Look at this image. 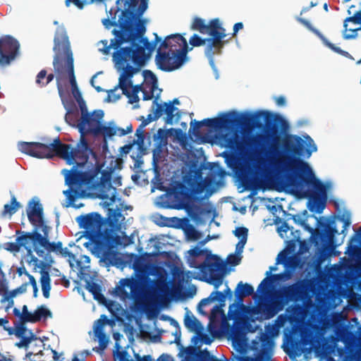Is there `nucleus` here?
<instances>
[{
    "instance_id": "2",
    "label": "nucleus",
    "mask_w": 361,
    "mask_h": 361,
    "mask_svg": "<svg viewBox=\"0 0 361 361\" xmlns=\"http://www.w3.org/2000/svg\"><path fill=\"white\" fill-rule=\"evenodd\" d=\"M226 41L220 40L212 44L210 37L202 38L194 34L189 39L192 47H189L185 38L180 34L166 36L157 49L155 61L158 68L165 72H171L180 68L188 60V52L192 47H201L207 44L204 49L205 56L210 66L214 67V56L221 54Z\"/></svg>"
},
{
    "instance_id": "63",
    "label": "nucleus",
    "mask_w": 361,
    "mask_h": 361,
    "mask_svg": "<svg viewBox=\"0 0 361 361\" xmlns=\"http://www.w3.org/2000/svg\"><path fill=\"white\" fill-rule=\"evenodd\" d=\"M289 308L293 315H299L302 310V306L300 305H293Z\"/></svg>"
},
{
    "instance_id": "20",
    "label": "nucleus",
    "mask_w": 361,
    "mask_h": 361,
    "mask_svg": "<svg viewBox=\"0 0 361 361\" xmlns=\"http://www.w3.org/2000/svg\"><path fill=\"white\" fill-rule=\"evenodd\" d=\"M182 361H228V360H221L216 356L212 355L207 349L200 350L194 346L186 348L183 352Z\"/></svg>"
},
{
    "instance_id": "13",
    "label": "nucleus",
    "mask_w": 361,
    "mask_h": 361,
    "mask_svg": "<svg viewBox=\"0 0 361 361\" xmlns=\"http://www.w3.org/2000/svg\"><path fill=\"white\" fill-rule=\"evenodd\" d=\"M190 29L203 35L208 34L212 44H215L226 37V30L222 27L219 18L212 19L209 23H207L205 20L195 17L190 25Z\"/></svg>"
},
{
    "instance_id": "7",
    "label": "nucleus",
    "mask_w": 361,
    "mask_h": 361,
    "mask_svg": "<svg viewBox=\"0 0 361 361\" xmlns=\"http://www.w3.org/2000/svg\"><path fill=\"white\" fill-rule=\"evenodd\" d=\"M27 215L29 221L34 227V246L33 250L39 257H43L44 251L43 247L49 252H59L65 254L67 248L62 247V243H50L49 240V233L50 227L48 226L44 220L43 208L38 202L31 201L29 203V208L27 209Z\"/></svg>"
},
{
    "instance_id": "53",
    "label": "nucleus",
    "mask_w": 361,
    "mask_h": 361,
    "mask_svg": "<svg viewBox=\"0 0 361 361\" xmlns=\"http://www.w3.org/2000/svg\"><path fill=\"white\" fill-rule=\"evenodd\" d=\"M76 117V113L70 109H68L67 113L65 116V120L69 125L77 127V124L75 125Z\"/></svg>"
},
{
    "instance_id": "36",
    "label": "nucleus",
    "mask_w": 361,
    "mask_h": 361,
    "mask_svg": "<svg viewBox=\"0 0 361 361\" xmlns=\"http://www.w3.org/2000/svg\"><path fill=\"white\" fill-rule=\"evenodd\" d=\"M158 90V85L156 84H148L145 83L144 85V90H142L143 100L147 101L153 98L155 99L154 91Z\"/></svg>"
},
{
    "instance_id": "15",
    "label": "nucleus",
    "mask_w": 361,
    "mask_h": 361,
    "mask_svg": "<svg viewBox=\"0 0 361 361\" xmlns=\"http://www.w3.org/2000/svg\"><path fill=\"white\" fill-rule=\"evenodd\" d=\"M104 111L101 109L94 110L92 114L85 115L80 117L77 128L81 137H85L87 134L96 135L97 130L100 127L102 121L104 118Z\"/></svg>"
},
{
    "instance_id": "28",
    "label": "nucleus",
    "mask_w": 361,
    "mask_h": 361,
    "mask_svg": "<svg viewBox=\"0 0 361 361\" xmlns=\"http://www.w3.org/2000/svg\"><path fill=\"white\" fill-rule=\"evenodd\" d=\"M85 288L93 295L95 300L99 301L105 300L104 295L102 293V288L98 283L87 281Z\"/></svg>"
},
{
    "instance_id": "35",
    "label": "nucleus",
    "mask_w": 361,
    "mask_h": 361,
    "mask_svg": "<svg viewBox=\"0 0 361 361\" xmlns=\"http://www.w3.org/2000/svg\"><path fill=\"white\" fill-rule=\"evenodd\" d=\"M34 323L39 322L42 318H47L51 317V312L49 310L46 308L44 305H41L37 308L33 313Z\"/></svg>"
},
{
    "instance_id": "61",
    "label": "nucleus",
    "mask_w": 361,
    "mask_h": 361,
    "mask_svg": "<svg viewBox=\"0 0 361 361\" xmlns=\"http://www.w3.org/2000/svg\"><path fill=\"white\" fill-rule=\"evenodd\" d=\"M293 220L295 223L302 226L306 230H307L310 232H312L313 229L310 227L305 222V220L301 219L300 217H297L295 216H293Z\"/></svg>"
},
{
    "instance_id": "49",
    "label": "nucleus",
    "mask_w": 361,
    "mask_h": 361,
    "mask_svg": "<svg viewBox=\"0 0 361 361\" xmlns=\"http://www.w3.org/2000/svg\"><path fill=\"white\" fill-rule=\"evenodd\" d=\"M16 54L7 53V52H0V66H6L11 63L12 60H13L16 57Z\"/></svg>"
},
{
    "instance_id": "10",
    "label": "nucleus",
    "mask_w": 361,
    "mask_h": 361,
    "mask_svg": "<svg viewBox=\"0 0 361 361\" xmlns=\"http://www.w3.org/2000/svg\"><path fill=\"white\" fill-rule=\"evenodd\" d=\"M202 190V183L197 182L195 177L184 176L183 182L177 181L166 190L167 207L182 209L190 199L192 192L199 193Z\"/></svg>"
},
{
    "instance_id": "54",
    "label": "nucleus",
    "mask_w": 361,
    "mask_h": 361,
    "mask_svg": "<svg viewBox=\"0 0 361 361\" xmlns=\"http://www.w3.org/2000/svg\"><path fill=\"white\" fill-rule=\"evenodd\" d=\"M95 336L99 339V348L102 350H104L105 348H106L107 345L109 343V338L106 336V335L104 333H100L98 334H95Z\"/></svg>"
},
{
    "instance_id": "56",
    "label": "nucleus",
    "mask_w": 361,
    "mask_h": 361,
    "mask_svg": "<svg viewBox=\"0 0 361 361\" xmlns=\"http://www.w3.org/2000/svg\"><path fill=\"white\" fill-rule=\"evenodd\" d=\"M142 75L145 80L150 79L152 82L150 84H156L157 85V79L155 75L149 70H144Z\"/></svg>"
},
{
    "instance_id": "1",
    "label": "nucleus",
    "mask_w": 361,
    "mask_h": 361,
    "mask_svg": "<svg viewBox=\"0 0 361 361\" xmlns=\"http://www.w3.org/2000/svg\"><path fill=\"white\" fill-rule=\"evenodd\" d=\"M254 127L267 126L265 133H257L247 142H243L237 132L226 133L221 135L225 147L231 151H243L244 144L250 148H262L268 144L267 154L277 173L286 171V183L293 192L300 198H309L317 204V212H322L325 207L326 188L317 179L307 162L300 159L309 158L317 148L310 137L308 142L297 135L286 134L282 139V149L279 147L281 134L288 128V123L281 116L268 111L259 110L252 114Z\"/></svg>"
},
{
    "instance_id": "57",
    "label": "nucleus",
    "mask_w": 361,
    "mask_h": 361,
    "mask_svg": "<svg viewBox=\"0 0 361 361\" xmlns=\"http://www.w3.org/2000/svg\"><path fill=\"white\" fill-rule=\"evenodd\" d=\"M111 18H112L111 20H110L109 18L104 19L103 20L104 25L106 28H109L111 26H118L119 27L118 20L117 22L115 20V19H116V12L114 13V17H111Z\"/></svg>"
},
{
    "instance_id": "6",
    "label": "nucleus",
    "mask_w": 361,
    "mask_h": 361,
    "mask_svg": "<svg viewBox=\"0 0 361 361\" xmlns=\"http://www.w3.org/2000/svg\"><path fill=\"white\" fill-rule=\"evenodd\" d=\"M116 7V12L121 11L119 30L114 29L113 34L118 33L125 40L146 32V20L142 16L148 8V0H117Z\"/></svg>"
},
{
    "instance_id": "3",
    "label": "nucleus",
    "mask_w": 361,
    "mask_h": 361,
    "mask_svg": "<svg viewBox=\"0 0 361 361\" xmlns=\"http://www.w3.org/2000/svg\"><path fill=\"white\" fill-rule=\"evenodd\" d=\"M18 149L26 154L39 159L60 157L68 164L83 166L87 162L89 157L93 153L85 137H81L76 147L70 144L63 143L59 137L51 142L44 144L38 142H21L18 143Z\"/></svg>"
},
{
    "instance_id": "4",
    "label": "nucleus",
    "mask_w": 361,
    "mask_h": 361,
    "mask_svg": "<svg viewBox=\"0 0 361 361\" xmlns=\"http://www.w3.org/2000/svg\"><path fill=\"white\" fill-rule=\"evenodd\" d=\"M54 51L55 55L53 60V66L56 73V86L59 94L63 104L66 106L68 94L65 92L62 82L67 79L69 80L72 88V94L75 100L83 99L82 94L78 87L73 65V56L71 49L70 42L66 31L63 27L56 30L54 39Z\"/></svg>"
},
{
    "instance_id": "43",
    "label": "nucleus",
    "mask_w": 361,
    "mask_h": 361,
    "mask_svg": "<svg viewBox=\"0 0 361 361\" xmlns=\"http://www.w3.org/2000/svg\"><path fill=\"white\" fill-rule=\"evenodd\" d=\"M26 322H23L21 321H18L15 324V329H13V334L17 337H23L25 336H28L27 329L25 325Z\"/></svg>"
},
{
    "instance_id": "31",
    "label": "nucleus",
    "mask_w": 361,
    "mask_h": 361,
    "mask_svg": "<svg viewBox=\"0 0 361 361\" xmlns=\"http://www.w3.org/2000/svg\"><path fill=\"white\" fill-rule=\"evenodd\" d=\"M277 263H282L284 266L292 269H295L298 265V261L295 257H288L286 254L283 252L278 255Z\"/></svg>"
},
{
    "instance_id": "12",
    "label": "nucleus",
    "mask_w": 361,
    "mask_h": 361,
    "mask_svg": "<svg viewBox=\"0 0 361 361\" xmlns=\"http://www.w3.org/2000/svg\"><path fill=\"white\" fill-rule=\"evenodd\" d=\"M63 173L65 176V183L69 186V188L63 191V194L66 197L67 204L66 207H73L79 208L82 206L81 204L79 206L74 204L75 201L82 197V191L80 190V187L89 183L90 181V176L87 172H83L75 169V166L71 171L64 169Z\"/></svg>"
},
{
    "instance_id": "39",
    "label": "nucleus",
    "mask_w": 361,
    "mask_h": 361,
    "mask_svg": "<svg viewBox=\"0 0 361 361\" xmlns=\"http://www.w3.org/2000/svg\"><path fill=\"white\" fill-rule=\"evenodd\" d=\"M109 323V319L105 314L100 316V318L94 322L93 329L94 334H98L104 332V327L106 324Z\"/></svg>"
},
{
    "instance_id": "26",
    "label": "nucleus",
    "mask_w": 361,
    "mask_h": 361,
    "mask_svg": "<svg viewBox=\"0 0 361 361\" xmlns=\"http://www.w3.org/2000/svg\"><path fill=\"white\" fill-rule=\"evenodd\" d=\"M254 294V288L249 283L240 281L235 290V295L238 300H242L244 298Z\"/></svg>"
},
{
    "instance_id": "8",
    "label": "nucleus",
    "mask_w": 361,
    "mask_h": 361,
    "mask_svg": "<svg viewBox=\"0 0 361 361\" xmlns=\"http://www.w3.org/2000/svg\"><path fill=\"white\" fill-rule=\"evenodd\" d=\"M309 285L305 280H298L293 284L283 286L277 292L271 304L266 306L268 318L283 310L290 302H299L308 296Z\"/></svg>"
},
{
    "instance_id": "41",
    "label": "nucleus",
    "mask_w": 361,
    "mask_h": 361,
    "mask_svg": "<svg viewBox=\"0 0 361 361\" xmlns=\"http://www.w3.org/2000/svg\"><path fill=\"white\" fill-rule=\"evenodd\" d=\"M103 135L104 137H111L116 135L115 126H106L101 124L100 127L97 130V133L95 135Z\"/></svg>"
},
{
    "instance_id": "24",
    "label": "nucleus",
    "mask_w": 361,
    "mask_h": 361,
    "mask_svg": "<svg viewBox=\"0 0 361 361\" xmlns=\"http://www.w3.org/2000/svg\"><path fill=\"white\" fill-rule=\"evenodd\" d=\"M19 49V43L13 37L6 35L1 38L0 52H7L17 54Z\"/></svg>"
},
{
    "instance_id": "19",
    "label": "nucleus",
    "mask_w": 361,
    "mask_h": 361,
    "mask_svg": "<svg viewBox=\"0 0 361 361\" xmlns=\"http://www.w3.org/2000/svg\"><path fill=\"white\" fill-rule=\"evenodd\" d=\"M213 262L209 265L207 269L210 275V283L214 286L216 290L223 283L225 264L217 255H212Z\"/></svg>"
},
{
    "instance_id": "32",
    "label": "nucleus",
    "mask_w": 361,
    "mask_h": 361,
    "mask_svg": "<svg viewBox=\"0 0 361 361\" xmlns=\"http://www.w3.org/2000/svg\"><path fill=\"white\" fill-rule=\"evenodd\" d=\"M119 87L121 89L122 92L124 95L128 96L127 94H128V91L133 87V82L130 80V78L124 77V75H121L119 78V82L117 87H116L114 90H111L109 92H114L117 87Z\"/></svg>"
},
{
    "instance_id": "37",
    "label": "nucleus",
    "mask_w": 361,
    "mask_h": 361,
    "mask_svg": "<svg viewBox=\"0 0 361 361\" xmlns=\"http://www.w3.org/2000/svg\"><path fill=\"white\" fill-rule=\"evenodd\" d=\"M184 324L190 331H197L201 326L200 322L192 315H187L185 317Z\"/></svg>"
},
{
    "instance_id": "25",
    "label": "nucleus",
    "mask_w": 361,
    "mask_h": 361,
    "mask_svg": "<svg viewBox=\"0 0 361 361\" xmlns=\"http://www.w3.org/2000/svg\"><path fill=\"white\" fill-rule=\"evenodd\" d=\"M274 345L272 340L264 336L262 338V349L258 355L259 361H269L271 356V348Z\"/></svg>"
},
{
    "instance_id": "9",
    "label": "nucleus",
    "mask_w": 361,
    "mask_h": 361,
    "mask_svg": "<svg viewBox=\"0 0 361 361\" xmlns=\"http://www.w3.org/2000/svg\"><path fill=\"white\" fill-rule=\"evenodd\" d=\"M252 114H239L235 111L222 113L220 116L212 118H205L200 122H195L194 130L200 126H207L215 130H233L238 127H254Z\"/></svg>"
},
{
    "instance_id": "38",
    "label": "nucleus",
    "mask_w": 361,
    "mask_h": 361,
    "mask_svg": "<svg viewBox=\"0 0 361 361\" xmlns=\"http://www.w3.org/2000/svg\"><path fill=\"white\" fill-rule=\"evenodd\" d=\"M20 207V203L16 200V198L13 196L11 198V204H6L4 205L3 214H8L9 216H11L17 212Z\"/></svg>"
},
{
    "instance_id": "55",
    "label": "nucleus",
    "mask_w": 361,
    "mask_h": 361,
    "mask_svg": "<svg viewBox=\"0 0 361 361\" xmlns=\"http://www.w3.org/2000/svg\"><path fill=\"white\" fill-rule=\"evenodd\" d=\"M241 258L235 255V254H231L228 256L226 261L227 263L231 266H237L239 264L240 262Z\"/></svg>"
},
{
    "instance_id": "30",
    "label": "nucleus",
    "mask_w": 361,
    "mask_h": 361,
    "mask_svg": "<svg viewBox=\"0 0 361 361\" xmlns=\"http://www.w3.org/2000/svg\"><path fill=\"white\" fill-rule=\"evenodd\" d=\"M13 314L15 316L20 318L19 321L23 322H30L34 323L33 313L28 312L27 305H23L22 308V312L17 308H14Z\"/></svg>"
},
{
    "instance_id": "16",
    "label": "nucleus",
    "mask_w": 361,
    "mask_h": 361,
    "mask_svg": "<svg viewBox=\"0 0 361 361\" xmlns=\"http://www.w3.org/2000/svg\"><path fill=\"white\" fill-rule=\"evenodd\" d=\"M214 301H218L219 304L214 306L210 313L209 329L211 332H212V324L219 319L220 317L224 315L222 308L226 305V295L223 294L221 291L214 290L208 298L202 299L198 304L199 312H202V307L206 306Z\"/></svg>"
},
{
    "instance_id": "17",
    "label": "nucleus",
    "mask_w": 361,
    "mask_h": 361,
    "mask_svg": "<svg viewBox=\"0 0 361 361\" xmlns=\"http://www.w3.org/2000/svg\"><path fill=\"white\" fill-rule=\"evenodd\" d=\"M16 233L18 235L16 242L5 243V249L11 252H19L21 247H24L30 254L34 246V230L32 232L16 231Z\"/></svg>"
},
{
    "instance_id": "27",
    "label": "nucleus",
    "mask_w": 361,
    "mask_h": 361,
    "mask_svg": "<svg viewBox=\"0 0 361 361\" xmlns=\"http://www.w3.org/2000/svg\"><path fill=\"white\" fill-rule=\"evenodd\" d=\"M102 184L104 187L106 185H108L109 190H111L110 193L104 192L101 195V198L103 200H109L111 202H114L116 200V188L111 186L110 175L102 174Z\"/></svg>"
},
{
    "instance_id": "45",
    "label": "nucleus",
    "mask_w": 361,
    "mask_h": 361,
    "mask_svg": "<svg viewBox=\"0 0 361 361\" xmlns=\"http://www.w3.org/2000/svg\"><path fill=\"white\" fill-rule=\"evenodd\" d=\"M130 61L126 62L124 66L121 65V66L123 68V73L121 75H124V77L130 78L133 77L134 73L137 72L141 67L137 66V68H134L132 66L128 64ZM120 66V64H118Z\"/></svg>"
},
{
    "instance_id": "18",
    "label": "nucleus",
    "mask_w": 361,
    "mask_h": 361,
    "mask_svg": "<svg viewBox=\"0 0 361 361\" xmlns=\"http://www.w3.org/2000/svg\"><path fill=\"white\" fill-rule=\"evenodd\" d=\"M345 361H361V338L353 333L344 338Z\"/></svg>"
},
{
    "instance_id": "40",
    "label": "nucleus",
    "mask_w": 361,
    "mask_h": 361,
    "mask_svg": "<svg viewBox=\"0 0 361 361\" xmlns=\"http://www.w3.org/2000/svg\"><path fill=\"white\" fill-rule=\"evenodd\" d=\"M231 338L233 343L242 346L243 345L245 334L240 328L235 327L232 330Z\"/></svg>"
},
{
    "instance_id": "5",
    "label": "nucleus",
    "mask_w": 361,
    "mask_h": 361,
    "mask_svg": "<svg viewBox=\"0 0 361 361\" xmlns=\"http://www.w3.org/2000/svg\"><path fill=\"white\" fill-rule=\"evenodd\" d=\"M145 32L137 35L135 39H121L118 33L114 34V38L111 39L108 44L106 39L102 40V44L99 50L104 54H109L111 48L116 49L113 54V60L116 64L124 66L128 61L138 67H142L149 59L152 52L155 49L157 45L154 42H149V39L144 37Z\"/></svg>"
},
{
    "instance_id": "60",
    "label": "nucleus",
    "mask_w": 361,
    "mask_h": 361,
    "mask_svg": "<svg viewBox=\"0 0 361 361\" xmlns=\"http://www.w3.org/2000/svg\"><path fill=\"white\" fill-rule=\"evenodd\" d=\"M28 279H29V283H30V285L32 286V288H33V296L35 298H36L37 296V293H38V288H37L36 280L32 275L29 276Z\"/></svg>"
},
{
    "instance_id": "23",
    "label": "nucleus",
    "mask_w": 361,
    "mask_h": 361,
    "mask_svg": "<svg viewBox=\"0 0 361 361\" xmlns=\"http://www.w3.org/2000/svg\"><path fill=\"white\" fill-rule=\"evenodd\" d=\"M39 267H41L42 269L40 271V283L42 286V290L43 293V295L46 298H49L50 295V290H51V279L49 276V271L45 270L46 268H49L50 264L46 263L44 262L41 261L39 263Z\"/></svg>"
},
{
    "instance_id": "11",
    "label": "nucleus",
    "mask_w": 361,
    "mask_h": 361,
    "mask_svg": "<svg viewBox=\"0 0 361 361\" xmlns=\"http://www.w3.org/2000/svg\"><path fill=\"white\" fill-rule=\"evenodd\" d=\"M80 228L94 232L91 240L94 248L98 254H101L104 259L108 258L109 252L108 250L109 234L96 231L102 224L101 215L97 212H92L85 215H80L76 218Z\"/></svg>"
},
{
    "instance_id": "48",
    "label": "nucleus",
    "mask_w": 361,
    "mask_h": 361,
    "mask_svg": "<svg viewBox=\"0 0 361 361\" xmlns=\"http://www.w3.org/2000/svg\"><path fill=\"white\" fill-rule=\"evenodd\" d=\"M338 219L343 224L341 233L345 235V231L350 224V214L348 212H345L343 215L339 216Z\"/></svg>"
},
{
    "instance_id": "58",
    "label": "nucleus",
    "mask_w": 361,
    "mask_h": 361,
    "mask_svg": "<svg viewBox=\"0 0 361 361\" xmlns=\"http://www.w3.org/2000/svg\"><path fill=\"white\" fill-rule=\"evenodd\" d=\"M271 277L274 280H286L290 279V273L288 271H284L282 273L278 274H273L271 275Z\"/></svg>"
},
{
    "instance_id": "62",
    "label": "nucleus",
    "mask_w": 361,
    "mask_h": 361,
    "mask_svg": "<svg viewBox=\"0 0 361 361\" xmlns=\"http://www.w3.org/2000/svg\"><path fill=\"white\" fill-rule=\"evenodd\" d=\"M78 103L79 104L80 109V111H81V117H84L85 115H87L88 114H90L87 111V109L85 102V101L83 99L78 101Z\"/></svg>"
},
{
    "instance_id": "59",
    "label": "nucleus",
    "mask_w": 361,
    "mask_h": 361,
    "mask_svg": "<svg viewBox=\"0 0 361 361\" xmlns=\"http://www.w3.org/2000/svg\"><path fill=\"white\" fill-rule=\"evenodd\" d=\"M8 324V320L6 318H0V326L6 331L9 335L13 334V328L6 326Z\"/></svg>"
},
{
    "instance_id": "42",
    "label": "nucleus",
    "mask_w": 361,
    "mask_h": 361,
    "mask_svg": "<svg viewBox=\"0 0 361 361\" xmlns=\"http://www.w3.org/2000/svg\"><path fill=\"white\" fill-rule=\"evenodd\" d=\"M122 217V214L120 212H117L114 209L109 210L108 221L109 224L111 227L118 226L120 219Z\"/></svg>"
},
{
    "instance_id": "33",
    "label": "nucleus",
    "mask_w": 361,
    "mask_h": 361,
    "mask_svg": "<svg viewBox=\"0 0 361 361\" xmlns=\"http://www.w3.org/2000/svg\"><path fill=\"white\" fill-rule=\"evenodd\" d=\"M212 255L211 257H207L205 261L202 263H197L196 259L195 257H190L188 259V264L190 267L199 269L200 270L204 271L209 269V265L213 262V259H212Z\"/></svg>"
},
{
    "instance_id": "14",
    "label": "nucleus",
    "mask_w": 361,
    "mask_h": 361,
    "mask_svg": "<svg viewBox=\"0 0 361 361\" xmlns=\"http://www.w3.org/2000/svg\"><path fill=\"white\" fill-rule=\"evenodd\" d=\"M145 280V278L142 276L122 279L119 281V285L116 287V293L121 298H128L129 293L125 289L126 287H128L130 288L131 296L135 301L140 300L144 293Z\"/></svg>"
},
{
    "instance_id": "64",
    "label": "nucleus",
    "mask_w": 361,
    "mask_h": 361,
    "mask_svg": "<svg viewBox=\"0 0 361 361\" xmlns=\"http://www.w3.org/2000/svg\"><path fill=\"white\" fill-rule=\"evenodd\" d=\"M144 127H141L140 125L139 128H137L135 135L137 136V140L140 144H142L144 141L145 135H144Z\"/></svg>"
},
{
    "instance_id": "44",
    "label": "nucleus",
    "mask_w": 361,
    "mask_h": 361,
    "mask_svg": "<svg viewBox=\"0 0 361 361\" xmlns=\"http://www.w3.org/2000/svg\"><path fill=\"white\" fill-rule=\"evenodd\" d=\"M233 233L237 238L240 239V243L246 244L248 234V229L247 228L237 227Z\"/></svg>"
},
{
    "instance_id": "34",
    "label": "nucleus",
    "mask_w": 361,
    "mask_h": 361,
    "mask_svg": "<svg viewBox=\"0 0 361 361\" xmlns=\"http://www.w3.org/2000/svg\"><path fill=\"white\" fill-rule=\"evenodd\" d=\"M285 351L291 359L300 356L304 352L299 341H292L290 342V349L285 350Z\"/></svg>"
},
{
    "instance_id": "51",
    "label": "nucleus",
    "mask_w": 361,
    "mask_h": 361,
    "mask_svg": "<svg viewBox=\"0 0 361 361\" xmlns=\"http://www.w3.org/2000/svg\"><path fill=\"white\" fill-rule=\"evenodd\" d=\"M46 75L47 71L43 69L41 70L36 76L35 82L39 87H44L47 85V82H46Z\"/></svg>"
},
{
    "instance_id": "22",
    "label": "nucleus",
    "mask_w": 361,
    "mask_h": 361,
    "mask_svg": "<svg viewBox=\"0 0 361 361\" xmlns=\"http://www.w3.org/2000/svg\"><path fill=\"white\" fill-rule=\"evenodd\" d=\"M334 224V221H331L329 223H321L320 225L324 229L317 231L316 235L319 236L322 241L330 243H333L335 235L338 233V230Z\"/></svg>"
},
{
    "instance_id": "29",
    "label": "nucleus",
    "mask_w": 361,
    "mask_h": 361,
    "mask_svg": "<svg viewBox=\"0 0 361 361\" xmlns=\"http://www.w3.org/2000/svg\"><path fill=\"white\" fill-rule=\"evenodd\" d=\"M159 93L156 95L155 99H154L152 102V106H156V108L154 109V114H149L147 116V118H146L147 120V122H152L153 121H156L158 118H159L163 114V110L161 109V106H159V103L158 102V99L159 98L160 93L161 92V89H159Z\"/></svg>"
},
{
    "instance_id": "46",
    "label": "nucleus",
    "mask_w": 361,
    "mask_h": 361,
    "mask_svg": "<svg viewBox=\"0 0 361 361\" xmlns=\"http://www.w3.org/2000/svg\"><path fill=\"white\" fill-rule=\"evenodd\" d=\"M35 336L31 331H28V336L19 337L20 341L16 343V345L18 348H27Z\"/></svg>"
},
{
    "instance_id": "52",
    "label": "nucleus",
    "mask_w": 361,
    "mask_h": 361,
    "mask_svg": "<svg viewBox=\"0 0 361 361\" xmlns=\"http://www.w3.org/2000/svg\"><path fill=\"white\" fill-rule=\"evenodd\" d=\"M343 27H344L345 32H346L348 31L350 32L348 34H346V33L344 34V38L345 39H353V38H355L357 36V31L361 30V26L358 27H355V28H348V24L347 23H344Z\"/></svg>"
},
{
    "instance_id": "47",
    "label": "nucleus",
    "mask_w": 361,
    "mask_h": 361,
    "mask_svg": "<svg viewBox=\"0 0 361 361\" xmlns=\"http://www.w3.org/2000/svg\"><path fill=\"white\" fill-rule=\"evenodd\" d=\"M17 294H19L17 291L16 288L11 290V292H8V290L4 293L1 295L3 296L1 299V302L8 301V307H11L13 305V298L16 297Z\"/></svg>"
},
{
    "instance_id": "50",
    "label": "nucleus",
    "mask_w": 361,
    "mask_h": 361,
    "mask_svg": "<svg viewBox=\"0 0 361 361\" xmlns=\"http://www.w3.org/2000/svg\"><path fill=\"white\" fill-rule=\"evenodd\" d=\"M189 253H190V257H195V258H196L200 255H206L207 257H211V256L212 255L211 253V251H209L207 249L202 250L198 247H195L193 249H191L189 251Z\"/></svg>"
},
{
    "instance_id": "21",
    "label": "nucleus",
    "mask_w": 361,
    "mask_h": 361,
    "mask_svg": "<svg viewBox=\"0 0 361 361\" xmlns=\"http://www.w3.org/2000/svg\"><path fill=\"white\" fill-rule=\"evenodd\" d=\"M178 104H180V101L178 98H175L169 102L159 104V106H161L163 110V113L166 114L165 123L166 124L171 125L173 122H178L180 120L181 113L180 110L175 106V105Z\"/></svg>"
}]
</instances>
